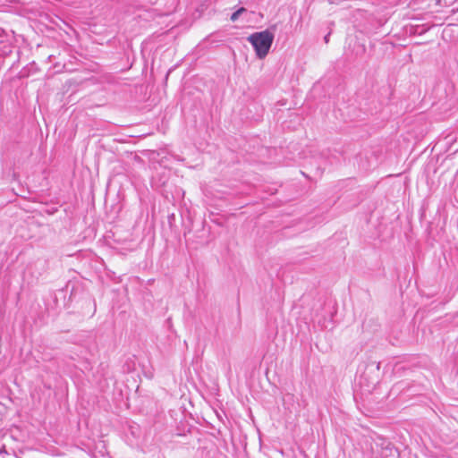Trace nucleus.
<instances>
[{"instance_id":"nucleus-1","label":"nucleus","mask_w":458,"mask_h":458,"mask_svg":"<svg viewBox=\"0 0 458 458\" xmlns=\"http://www.w3.org/2000/svg\"><path fill=\"white\" fill-rule=\"evenodd\" d=\"M247 39L254 47L257 56L259 59H263L269 52L274 40V35L272 32L266 30L250 35Z\"/></svg>"},{"instance_id":"nucleus-2","label":"nucleus","mask_w":458,"mask_h":458,"mask_svg":"<svg viewBox=\"0 0 458 458\" xmlns=\"http://www.w3.org/2000/svg\"><path fill=\"white\" fill-rule=\"evenodd\" d=\"M245 11H246V9H245V8H243V7H242V8L238 9L236 12H234V13L231 15V20H232L233 21H235L238 19V17H239V16H240L243 12H245Z\"/></svg>"},{"instance_id":"nucleus-3","label":"nucleus","mask_w":458,"mask_h":458,"mask_svg":"<svg viewBox=\"0 0 458 458\" xmlns=\"http://www.w3.org/2000/svg\"><path fill=\"white\" fill-rule=\"evenodd\" d=\"M329 36H330V34H327V36H325L324 39H325L326 43H327L329 41Z\"/></svg>"}]
</instances>
